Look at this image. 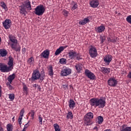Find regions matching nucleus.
I'll use <instances>...</instances> for the list:
<instances>
[{"mask_svg": "<svg viewBox=\"0 0 131 131\" xmlns=\"http://www.w3.org/2000/svg\"><path fill=\"white\" fill-rule=\"evenodd\" d=\"M10 101H14L15 100V95L14 94H10L8 95Z\"/></svg>", "mask_w": 131, "mask_h": 131, "instance_id": "nucleus-41", "label": "nucleus"}, {"mask_svg": "<svg viewBox=\"0 0 131 131\" xmlns=\"http://www.w3.org/2000/svg\"><path fill=\"white\" fill-rule=\"evenodd\" d=\"M12 120H13V121H15V117H13L12 118Z\"/></svg>", "mask_w": 131, "mask_h": 131, "instance_id": "nucleus-60", "label": "nucleus"}, {"mask_svg": "<svg viewBox=\"0 0 131 131\" xmlns=\"http://www.w3.org/2000/svg\"><path fill=\"white\" fill-rule=\"evenodd\" d=\"M100 0H92L90 2V6L92 8H98L99 6V1Z\"/></svg>", "mask_w": 131, "mask_h": 131, "instance_id": "nucleus-15", "label": "nucleus"}, {"mask_svg": "<svg viewBox=\"0 0 131 131\" xmlns=\"http://www.w3.org/2000/svg\"><path fill=\"white\" fill-rule=\"evenodd\" d=\"M24 109H22L21 111H20V117H23L24 116Z\"/></svg>", "mask_w": 131, "mask_h": 131, "instance_id": "nucleus-47", "label": "nucleus"}, {"mask_svg": "<svg viewBox=\"0 0 131 131\" xmlns=\"http://www.w3.org/2000/svg\"><path fill=\"white\" fill-rule=\"evenodd\" d=\"M20 10V14H23V15H24V16H26V10H25V7H20L19 8Z\"/></svg>", "mask_w": 131, "mask_h": 131, "instance_id": "nucleus-32", "label": "nucleus"}, {"mask_svg": "<svg viewBox=\"0 0 131 131\" xmlns=\"http://www.w3.org/2000/svg\"><path fill=\"white\" fill-rule=\"evenodd\" d=\"M8 37L11 42L13 43H18V40L16 39V37L12 34H9Z\"/></svg>", "mask_w": 131, "mask_h": 131, "instance_id": "nucleus-21", "label": "nucleus"}, {"mask_svg": "<svg viewBox=\"0 0 131 131\" xmlns=\"http://www.w3.org/2000/svg\"><path fill=\"white\" fill-rule=\"evenodd\" d=\"M101 71L103 74H109V73H110L111 69L108 68L102 67L101 68Z\"/></svg>", "mask_w": 131, "mask_h": 131, "instance_id": "nucleus-22", "label": "nucleus"}, {"mask_svg": "<svg viewBox=\"0 0 131 131\" xmlns=\"http://www.w3.org/2000/svg\"><path fill=\"white\" fill-rule=\"evenodd\" d=\"M38 121L39 123H40V124L41 125L42 124V117H41V115H38Z\"/></svg>", "mask_w": 131, "mask_h": 131, "instance_id": "nucleus-42", "label": "nucleus"}, {"mask_svg": "<svg viewBox=\"0 0 131 131\" xmlns=\"http://www.w3.org/2000/svg\"><path fill=\"white\" fill-rule=\"evenodd\" d=\"M69 55V58L71 60H80V56H78V53L76 52V51L74 50H70L68 53Z\"/></svg>", "mask_w": 131, "mask_h": 131, "instance_id": "nucleus-4", "label": "nucleus"}, {"mask_svg": "<svg viewBox=\"0 0 131 131\" xmlns=\"http://www.w3.org/2000/svg\"><path fill=\"white\" fill-rule=\"evenodd\" d=\"M16 78V74H12V75H9L8 78L7 80L8 81H9V83H12L13 80Z\"/></svg>", "mask_w": 131, "mask_h": 131, "instance_id": "nucleus-23", "label": "nucleus"}, {"mask_svg": "<svg viewBox=\"0 0 131 131\" xmlns=\"http://www.w3.org/2000/svg\"><path fill=\"white\" fill-rule=\"evenodd\" d=\"M45 12H46V8L43 5H40L35 8L34 13L37 16H42Z\"/></svg>", "mask_w": 131, "mask_h": 131, "instance_id": "nucleus-3", "label": "nucleus"}, {"mask_svg": "<svg viewBox=\"0 0 131 131\" xmlns=\"http://www.w3.org/2000/svg\"><path fill=\"white\" fill-rule=\"evenodd\" d=\"M67 118L68 119H72L73 118V114H72V112H69L67 114Z\"/></svg>", "mask_w": 131, "mask_h": 131, "instance_id": "nucleus-35", "label": "nucleus"}, {"mask_svg": "<svg viewBox=\"0 0 131 131\" xmlns=\"http://www.w3.org/2000/svg\"><path fill=\"white\" fill-rule=\"evenodd\" d=\"M48 73L50 76H53L54 75V70H53V66L50 65L48 68Z\"/></svg>", "mask_w": 131, "mask_h": 131, "instance_id": "nucleus-27", "label": "nucleus"}, {"mask_svg": "<svg viewBox=\"0 0 131 131\" xmlns=\"http://www.w3.org/2000/svg\"><path fill=\"white\" fill-rule=\"evenodd\" d=\"M64 88H68V85H64Z\"/></svg>", "mask_w": 131, "mask_h": 131, "instance_id": "nucleus-59", "label": "nucleus"}, {"mask_svg": "<svg viewBox=\"0 0 131 131\" xmlns=\"http://www.w3.org/2000/svg\"><path fill=\"white\" fill-rule=\"evenodd\" d=\"M0 97H2V86L0 85Z\"/></svg>", "mask_w": 131, "mask_h": 131, "instance_id": "nucleus-53", "label": "nucleus"}, {"mask_svg": "<svg viewBox=\"0 0 131 131\" xmlns=\"http://www.w3.org/2000/svg\"><path fill=\"white\" fill-rule=\"evenodd\" d=\"M59 63L62 64H66V63H67V59H66V58H61L59 60Z\"/></svg>", "mask_w": 131, "mask_h": 131, "instance_id": "nucleus-38", "label": "nucleus"}, {"mask_svg": "<svg viewBox=\"0 0 131 131\" xmlns=\"http://www.w3.org/2000/svg\"><path fill=\"white\" fill-rule=\"evenodd\" d=\"M92 119L84 117V122L86 126L91 125L92 124Z\"/></svg>", "mask_w": 131, "mask_h": 131, "instance_id": "nucleus-25", "label": "nucleus"}, {"mask_svg": "<svg viewBox=\"0 0 131 131\" xmlns=\"http://www.w3.org/2000/svg\"><path fill=\"white\" fill-rule=\"evenodd\" d=\"M11 24L12 21L10 19H7L3 22V26L5 29H10Z\"/></svg>", "mask_w": 131, "mask_h": 131, "instance_id": "nucleus-9", "label": "nucleus"}, {"mask_svg": "<svg viewBox=\"0 0 131 131\" xmlns=\"http://www.w3.org/2000/svg\"><path fill=\"white\" fill-rule=\"evenodd\" d=\"M0 131H4V128L2 126H0Z\"/></svg>", "mask_w": 131, "mask_h": 131, "instance_id": "nucleus-56", "label": "nucleus"}, {"mask_svg": "<svg viewBox=\"0 0 131 131\" xmlns=\"http://www.w3.org/2000/svg\"><path fill=\"white\" fill-rule=\"evenodd\" d=\"M63 47H60L55 51V56H58V55H59L61 53V52H63Z\"/></svg>", "mask_w": 131, "mask_h": 131, "instance_id": "nucleus-31", "label": "nucleus"}, {"mask_svg": "<svg viewBox=\"0 0 131 131\" xmlns=\"http://www.w3.org/2000/svg\"><path fill=\"white\" fill-rule=\"evenodd\" d=\"M1 41H2V38L0 37V45H1Z\"/></svg>", "mask_w": 131, "mask_h": 131, "instance_id": "nucleus-63", "label": "nucleus"}, {"mask_svg": "<svg viewBox=\"0 0 131 131\" xmlns=\"http://www.w3.org/2000/svg\"><path fill=\"white\" fill-rule=\"evenodd\" d=\"M29 123V121L25 125H24V128H27V127H28V126H29V125L28 124Z\"/></svg>", "mask_w": 131, "mask_h": 131, "instance_id": "nucleus-49", "label": "nucleus"}, {"mask_svg": "<svg viewBox=\"0 0 131 131\" xmlns=\"http://www.w3.org/2000/svg\"><path fill=\"white\" fill-rule=\"evenodd\" d=\"M45 78H46V73H45V72L40 73L39 71L36 70L33 71L32 74L31 80L32 81H35V80L39 79V83H41L42 81L45 80Z\"/></svg>", "mask_w": 131, "mask_h": 131, "instance_id": "nucleus-2", "label": "nucleus"}, {"mask_svg": "<svg viewBox=\"0 0 131 131\" xmlns=\"http://www.w3.org/2000/svg\"><path fill=\"white\" fill-rule=\"evenodd\" d=\"M39 88H40V86H38V89H39Z\"/></svg>", "mask_w": 131, "mask_h": 131, "instance_id": "nucleus-64", "label": "nucleus"}, {"mask_svg": "<svg viewBox=\"0 0 131 131\" xmlns=\"http://www.w3.org/2000/svg\"><path fill=\"white\" fill-rule=\"evenodd\" d=\"M24 7L26 8V9H28L29 11H31V2L29 1V0H26L24 2Z\"/></svg>", "mask_w": 131, "mask_h": 131, "instance_id": "nucleus-16", "label": "nucleus"}, {"mask_svg": "<svg viewBox=\"0 0 131 131\" xmlns=\"http://www.w3.org/2000/svg\"><path fill=\"white\" fill-rule=\"evenodd\" d=\"M68 103L70 109L73 110V108H75V102H74V100H73V99H70L68 101Z\"/></svg>", "mask_w": 131, "mask_h": 131, "instance_id": "nucleus-20", "label": "nucleus"}, {"mask_svg": "<svg viewBox=\"0 0 131 131\" xmlns=\"http://www.w3.org/2000/svg\"><path fill=\"white\" fill-rule=\"evenodd\" d=\"M1 7L4 9V10H7L8 8L7 7V5H6V3L4 2H1Z\"/></svg>", "mask_w": 131, "mask_h": 131, "instance_id": "nucleus-40", "label": "nucleus"}, {"mask_svg": "<svg viewBox=\"0 0 131 131\" xmlns=\"http://www.w3.org/2000/svg\"><path fill=\"white\" fill-rule=\"evenodd\" d=\"M108 41H110L111 42H112V40L111 38H108Z\"/></svg>", "mask_w": 131, "mask_h": 131, "instance_id": "nucleus-57", "label": "nucleus"}, {"mask_svg": "<svg viewBox=\"0 0 131 131\" xmlns=\"http://www.w3.org/2000/svg\"><path fill=\"white\" fill-rule=\"evenodd\" d=\"M107 83L110 86H116L117 85V80L115 79V78H111L107 81Z\"/></svg>", "mask_w": 131, "mask_h": 131, "instance_id": "nucleus-11", "label": "nucleus"}, {"mask_svg": "<svg viewBox=\"0 0 131 131\" xmlns=\"http://www.w3.org/2000/svg\"><path fill=\"white\" fill-rule=\"evenodd\" d=\"M71 5L72 6L71 8L72 11H75V10H76V9L78 8V5H77V3L74 2H72V3H71Z\"/></svg>", "mask_w": 131, "mask_h": 131, "instance_id": "nucleus-30", "label": "nucleus"}, {"mask_svg": "<svg viewBox=\"0 0 131 131\" xmlns=\"http://www.w3.org/2000/svg\"><path fill=\"white\" fill-rule=\"evenodd\" d=\"M112 42H116V40L114 38L112 39Z\"/></svg>", "mask_w": 131, "mask_h": 131, "instance_id": "nucleus-54", "label": "nucleus"}, {"mask_svg": "<svg viewBox=\"0 0 131 131\" xmlns=\"http://www.w3.org/2000/svg\"><path fill=\"white\" fill-rule=\"evenodd\" d=\"M9 60L8 62V68L10 69V71H12L13 69H14L13 65H14V58L12 57V56L9 57Z\"/></svg>", "mask_w": 131, "mask_h": 131, "instance_id": "nucleus-12", "label": "nucleus"}, {"mask_svg": "<svg viewBox=\"0 0 131 131\" xmlns=\"http://www.w3.org/2000/svg\"><path fill=\"white\" fill-rule=\"evenodd\" d=\"M126 20L127 21V22H128V23H129V24H131V15H130L127 16L126 18Z\"/></svg>", "mask_w": 131, "mask_h": 131, "instance_id": "nucleus-44", "label": "nucleus"}, {"mask_svg": "<svg viewBox=\"0 0 131 131\" xmlns=\"http://www.w3.org/2000/svg\"><path fill=\"white\" fill-rule=\"evenodd\" d=\"M27 62L28 64H30V65H32L34 63V59L33 57H31V58L28 59Z\"/></svg>", "mask_w": 131, "mask_h": 131, "instance_id": "nucleus-36", "label": "nucleus"}, {"mask_svg": "<svg viewBox=\"0 0 131 131\" xmlns=\"http://www.w3.org/2000/svg\"><path fill=\"white\" fill-rule=\"evenodd\" d=\"M0 71L4 73L10 72L11 70L7 64H5V63H0Z\"/></svg>", "mask_w": 131, "mask_h": 131, "instance_id": "nucleus-8", "label": "nucleus"}, {"mask_svg": "<svg viewBox=\"0 0 131 131\" xmlns=\"http://www.w3.org/2000/svg\"><path fill=\"white\" fill-rule=\"evenodd\" d=\"M95 31L98 33H102L103 31H105V26H104L103 24H101V26L95 28Z\"/></svg>", "mask_w": 131, "mask_h": 131, "instance_id": "nucleus-17", "label": "nucleus"}, {"mask_svg": "<svg viewBox=\"0 0 131 131\" xmlns=\"http://www.w3.org/2000/svg\"><path fill=\"white\" fill-rule=\"evenodd\" d=\"M7 86H8L9 90H12L13 88V86H12L10 84L7 83Z\"/></svg>", "mask_w": 131, "mask_h": 131, "instance_id": "nucleus-48", "label": "nucleus"}, {"mask_svg": "<svg viewBox=\"0 0 131 131\" xmlns=\"http://www.w3.org/2000/svg\"><path fill=\"white\" fill-rule=\"evenodd\" d=\"M35 115V112L34 110H31L29 113V115H31V117L32 120L34 119V115Z\"/></svg>", "mask_w": 131, "mask_h": 131, "instance_id": "nucleus-37", "label": "nucleus"}, {"mask_svg": "<svg viewBox=\"0 0 131 131\" xmlns=\"http://www.w3.org/2000/svg\"><path fill=\"white\" fill-rule=\"evenodd\" d=\"M7 131H13V125L11 123H9L6 126Z\"/></svg>", "mask_w": 131, "mask_h": 131, "instance_id": "nucleus-33", "label": "nucleus"}, {"mask_svg": "<svg viewBox=\"0 0 131 131\" xmlns=\"http://www.w3.org/2000/svg\"><path fill=\"white\" fill-rule=\"evenodd\" d=\"M71 69L67 67H63V69L61 71V76H67L70 74H71Z\"/></svg>", "mask_w": 131, "mask_h": 131, "instance_id": "nucleus-7", "label": "nucleus"}, {"mask_svg": "<svg viewBox=\"0 0 131 131\" xmlns=\"http://www.w3.org/2000/svg\"><path fill=\"white\" fill-rule=\"evenodd\" d=\"M127 77L131 79V72H129L127 75Z\"/></svg>", "mask_w": 131, "mask_h": 131, "instance_id": "nucleus-51", "label": "nucleus"}, {"mask_svg": "<svg viewBox=\"0 0 131 131\" xmlns=\"http://www.w3.org/2000/svg\"><path fill=\"white\" fill-rule=\"evenodd\" d=\"M53 127L55 129V131H61L60 126L57 123L54 124Z\"/></svg>", "mask_w": 131, "mask_h": 131, "instance_id": "nucleus-34", "label": "nucleus"}, {"mask_svg": "<svg viewBox=\"0 0 131 131\" xmlns=\"http://www.w3.org/2000/svg\"><path fill=\"white\" fill-rule=\"evenodd\" d=\"M75 68L78 73L82 70V64L78 62V63H76L75 65Z\"/></svg>", "mask_w": 131, "mask_h": 131, "instance_id": "nucleus-18", "label": "nucleus"}, {"mask_svg": "<svg viewBox=\"0 0 131 131\" xmlns=\"http://www.w3.org/2000/svg\"><path fill=\"white\" fill-rule=\"evenodd\" d=\"M103 121L104 119L103 118V117H102V116H99L97 117L96 120V122L97 123H98V124H102Z\"/></svg>", "mask_w": 131, "mask_h": 131, "instance_id": "nucleus-24", "label": "nucleus"}, {"mask_svg": "<svg viewBox=\"0 0 131 131\" xmlns=\"http://www.w3.org/2000/svg\"><path fill=\"white\" fill-rule=\"evenodd\" d=\"M70 88H72V89H73V87L72 86V85H70Z\"/></svg>", "mask_w": 131, "mask_h": 131, "instance_id": "nucleus-62", "label": "nucleus"}, {"mask_svg": "<svg viewBox=\"0 0 131 131\" xmlns=\"http://www.w3.org/2000/svg\"><path fill=\"white\" fill-rule=\"evenodd\" d=\"M8 54V51L6 49L0 50V55L1 57H6Z\"/></svg>", "mask_w": 131, "mask_h": 131, "instance_id": "nucleus-29", "label": "nucleus"}, {"mask_svg": "<svg viewBox=\"0 0 131 131\" xmlns=\"http://www.w3.org/2000/svg\"><path fill=\"white\" fill-rule=\"evenodd\" d=\"M33 88H36L37 86H38V85H37V84H34L33 85Z\"/></svg>", "mask_w": 131, "mask_h": 131, "instance_id": "nucleus-55", "label": "nucleus"}, {"mask_svg": "<svg viewBox=\"0 0 131 131\" xmlns=\"http://www.w3.org/2000/svg\"><path fill=\"white\" fill-rule=\"evenodd\" d=\"M99 130V128L97 126H95L93 128V130L94 131H98Z\"/></svg>", "mask_w": 131, "mask_h": 131, "instance_id": "nucleus-50", "label": "nucleus"}, {"mask_svg": "<svg viewBox=\"0 0 131 131\" xmlns=\"http://www.w3.org/2000/svg\"><path fill=\"white\" fill-rule=\"evenodd\" d=\"M62 14L65 17H67L69 14V12H68L67 10H63L62 11Z\"/></svg>", "mask_w": 131, "mask_h": 131, "instance_id": "nucleus-43", "label": "nucleus"}, {"mask_svg": "<svg viewBox=\"0 0 131 131\" xmlns=\"http://www.w3.org/2000/svg\"><path fill=\"white\" fill-rule=\"evenodd\" d=\"M91 18V16H88L87 17H85L84 19L79 21V25H85V24L89 23V22H91V20H90Z\"/></svg>", "mask_w": 131, "mask_h": 131, "instance_id": "nucleus-13", "label": "nucleus"}, {"mask_svg": "<svg viewBox=\"0 0 131 131\" xmlns=\"http://www.w3.org/2000/svg\"><path fill=\"white\" fill-rule=\"evenodd\" d=\"M84 117L86 118H88L89 119H91L93 120V118H94V114L92 112L88 113Z\"/></svg>", "mask_w": 131, "mask_h": 131, "instance_id": "nucleus-28", "label": "nucleus"}, {"mask_svg": "<svg viewBox=\"0 0 131 131\" xmlns=\"http://www.w3.org/2000/svg\"><path fill=\"white\" fill-rule=\"evenodd\" d=\"M121 131H131V126H127L126 124H123Z\"/></svg>", "mask_w": 131, "mask_h": 131, "instance_id": "nucleus-26", "label": "nucleus"}, {"mask_svg": "<svg viewBox=\"0 0 131 131\" xmlns=\"http://www.w3.org/2000/svg\"><path fill=\"white\" fill-rule=\"evenodd\" d=\"M23 131H26V128L24 127Z\"/></svg>", "mask_w": 131, "mask_h": 131, "instance_id": "nucleus-61", "label": "nucleus"}, {"mask_svg": "<svg viewBox=\"0 0 131 131\" xmlns=\"http://www.w3.org/2000/svg\"><path fill=\"white\" fill-rule=\"evenodd\" d=\"M84 74L85 76H86V77H88V78H89V79H91V80H95V79H96V78L95 74L91 72L90 70H85Z\"/></svg>", "mask_w": 131, "mask_h": 131, "instance_id": "nucleus-6", "label": "nucleus"}, {"mask_svg": "<svg viewBox=\"0 0 131 131\" xmlns=\"http://www.w3.org/2000/svg\"><path fill=\"white\" fill-rule=\"evenodd\" d=\"M42 58H45V59H49V56H50V50H46L40 54Z\"/></svg>", "mask_w": 131, "mask_h": 131, "instance_id": "nucleus-14", "label": "nucleus"}, {"mask_svg": "<svg viewBox=\"0 0 131 131\" xmlns=\"http://www.w3.org/2000/svg\"><path fill=\"white\" fill-rule=\"evenodd\" d=\"M60 48H62L63 49V51L64 50H65V49H66V48H68V46H64V47H60Z\"/></svg>", "mask_w": 131, "mask_h": 131, "instance_id": "nucleus-52", "label": "nucleus"}, {"mask_svg": "<svg viewBox=\"0 0 131 131\" xmlns=\"http://www.w3.org/2000/svg\"><path fill=\"white\" fill-rule=\"evenodd\" d=\"M90 104L91 107H94V108H103L106 106V98L105 97H101L99 98H93L90 100Z\"/></svg>", "mask_w": 131, "mask_h": 131, "instance_id": "nucleus-1", "label": "nucleus"}, {"mask_svg": "<svg viewBox=\"0 0 131 131\" xmlns=\"http://www.w3.org/2000/svg\"><path fill=\"white\" fill-rule=\"evenodd\" d=\"M28 88H27V85L26 84H24L23 85V91L25 93H27L28 92Z\"/></svg>", "mask_w": 131, "mask_h": 131, "instance_id": "nucleus-45", "label": "nucleus"}, {"mask_svg": "<svg viewBox=\"0 0 131 131\" xmlns=\"http://www.w3.org/2000/svg\"><path fill=\"white\" fill-rule=\"evenodd\" d=\"M129 70H130V72H131V64L129 66Z\"/></svg>", "mask_w": 131, "mask_h": 131, "instance_id": "nucleus-58", "label": "nucleus"}, {"mask_svg": "<svg viewBox=\"0 0 131 131\" xmlns=\"http://www.w3.org/2000/svg\"><path fill=\"white\" fill-rule=\"evenodd\" d=\"M89 53L91 58H96L98 56V51H97V48L95 46H90Z\"/></svg>", "mask_w": 131, "mask_h": 131, "instance_id": "nucleus-5", "label": "nucleus"}, {"mask_svg": "<svg viewBox=\"0 0 131 131\" xmlns=\"http://www.w3.org/2000/svg\"><path fill=\"white\" fill-rule=\"evenodd\" d=\"M103 60L104 64L109 65L111 61H112V55L109 54L106 55L103 57Z\"/></svg>", "mask_w": 131, "mask_h": 131, "instance_id": "nucleus-10", "label": "nucleus"}, {"mask_svg": "<svg viewBox=\"0 0 131 131\" xmlns=\"http://www.w3.org/2000/svg\"><path fill=\"white\" fill-rule=\"evenodd\" d=\"M18 43H12L11 44V48L15 51V52H20L21 48L20 47H17V45Z\"/></svg>", "mask_w": 131, "mask_h": 131, "instance_id": "nucleus-19", "label": "nucleus"}, {"mask_svg": "<svg viewBox=\"0 0 131 131\" xmlns=\"http://www.w3.org/2000/svg\"><path fill=\"white\" fill-rule=\"evenodd\" d=\"M23 117L19 116L18 119V122L19 123V125H21L22 124V119Z\"/></svg>", "mask_w": 131, "mask_h": 131, "instance_id": "nucleus-46", "label": "nucleus"}, {"mask_svg": "<svg viewBox=\"0 0 131 131\" xmlns=\"http://www.w3.org/2000/svg\"><path fill=\"white\" fill-rule=\"evenodd\" d=\"M106 40V37L105 36H100V43H103L104 41Z\"/></svg>", "mask_w": 131, "mask_h": 131, "instance_id": "nucleus-39", "label": "nucleus"}]
</instances>
